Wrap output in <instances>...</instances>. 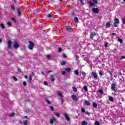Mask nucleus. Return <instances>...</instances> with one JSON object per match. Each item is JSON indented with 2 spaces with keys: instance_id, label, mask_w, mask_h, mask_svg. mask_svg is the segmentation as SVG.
I'll list each match as a JSON object with an SVG mask.
<instances>
[{
  "instance_id": "412c9836",
  "label": "nucleus",
  "mask_w": 125,
  "mask_h": 125,
  "mask_svg": "<svg viewBox=\"0 0 125 125\" xmlns=\"http://www.w3.org/2000/svg\"><path fill=\"white\" fill-rule=\"evenodd\" d=\"M93 106L94 108H97V104L95 102H93Z\"/></svg>"
},
{
  "instance_id": "ea45409f",
  "label": "nucleus",
  "mask_w": 125,
  "mask_h": 125,
  "mask_svg": "<svg viewBox=\"0 0 125 125\" xmlns=\"http://www.w3.org/2000/svg\"><path fill=\"white\" fill-rule=\"evenodd\" d=\"M98 92H99V93H101V94H103V93H104V91H103V90H99V91H98Z\"/></svg>"
},
{
  "instance_id": "6e6552de",
  "label": "nucleus",
  "mask_w": 125,
  "mask_h": 125,
  "mask_svg": "<svg viewBox=\"0 0 125 125\" xmlns=\"http://www.w3.org/2000/svg\"><path fill=\"white\" fill-rule=\"evenodd\" d=\"M65 30L67 32H73V28H71L69 25H67L65 27Z\"/></svg>"
},
{
  "instance_id": "bf43d9fd",
  "label": "nucleus",
  "mask_w": 125,
  "mask_h": 125,
  "mask_svg": "<svg viewBox=\"0 0 125 125\" xmlns=\"http://www.w3.org/2000/svg\"><path fill=\"white\" fill-rule=\"evenodd\" d=\"M62 74L64 75L66 74V72L62 71Z\"/></svg>"
},
{
  "instance_id": "393cba45",
  "label": "nucleus",
  "mask_w": 125,
  "mask_h": 125,
  "mask_svg": "<svg viewBox=\"0 0 125 125\" xmlns=\"http://www.w3.org/2000/svg\"><path fill=\"white\" fill-rule=\"evenodd\" d=\"M109 100H110V101H111V102H113V101H114V98H113V97L111 96V97H109Z\"/></svg>"
},
{
  "instance_id": "49530a36",
  "label": "nucleus",
  "mask_w": 125,
  "mask_h": 125,
  "mask_svg": "<svg viewBox=\"0 0 125 125\" xmlns=\"http://www.w3.org/2000/svg\"><path fill=\"white\" fill-rule=\"evenodd\" d=\"M74 73L75 75H79V71L78 70H75Z\"/></svg>"
},
{
  "instance_id": "f3484780",
  "label": "nucleus",
  "mask_w": 125,
  "mask_h": 125,
  "mask_svg": "<svg viewBox=\"0 0 125 125\" xmlns=\"http://www.w3.org/2000/svg\"><path fill=\"white\" fill-rule=\"evenodd\" d=\"M79 1L81 2L82 5H83L84 2H86V0H79Z\"/></svg>"
},
{
  "instance_id": "37998d69",
  "label": "nucleus",
  "mask_w": 125,
  "mask_h": 125,
  "mask_svg": "<svg viewBox=\"0 0 125 125\" xmlns=\"http://www.w3.org/2000/svg\"><path fill=\"white\" fill-rule=\"evenodd\" d=\"M59 96H61V97H63V95H62V93L61 92H58Z\"/></svg>"
},
{
  "instance_id": "aec40b11",
  "label": "nucleus",
  "mask_w": 125,
  "mask_h": 125,
  "mask_svg": "<svg viewBox=\"0 0 125 125\" xmlns=\"http://www.w3.org/2000/svg\"><path fill=\"white\" fill-rule=\"evenodd\" d=\"M84 104L85 105H87V106H90V103L88 101H85Z\"/></svg>"
},
{
  "instance_id": "4468645a",
  "label": "nucleus",
  "mask_w": 125,
  "mask_h": 125,
  "mask_svg": "<svg viewBox=\"0 0 125 125\" xmlns=\"http://www.w3.org/2000/svg\"><path fill=\"white\" fill-rule=\"evenodd\" d=\"M63 116L65 118V119L66 120V121H69L70 120V117L67 114V113L64 114Z\"/></svg>"
},
{
  "instance_id": "1a4fd4ad",
  "label": "nucleus",
  "mask_w": 125,
  "mask_h": 125,
  "mask_svg": "<svg viewBox=\"0 0 125 125\" xmlns=\"http://www.w3.org/2000/svg\"><path fill=\"white\" fill-rule=\"evenodd\" d=\"M30 10L32 13L36 14L37 13V10H38V9H37V6H35V8H30Z\"/></svg>"
},
{
  "instance_id": "20e7f679",
  "label": "nucleus",
  "mask_w": 125,
  "mask_h": 125,
  "mask_svg": "<svg viewBox=\"0 0 125 125\" xmlns=\"http://www.w3.org/2000/svg\"><path fill=\"white\" fill-rule=\"evenodd\" d=\"M116 86L117 84H116V83H113L112 84H111V90L114 92H116L117 91V87H116Z\"/></svg>"
},
{
  "instance_id": "423d86ee",
  "label": "nucleus",
  "mask_w": 125,
  "mask_h": 125,
  "mask_svg": "<svg viewBox=\"0 0 125 125\" xmlns=\"http://www.w3.org/2000/svg\"><path fill=\"white\" fill-rule=\"evenodd\" d=\"M120 24V20L118 18H116L114 20V27H118V25Z\"/></svg>"
},
{
  "instance_id": "2eb2a0df",
  "label": "nucleus",
  "mask_w": 125,
  "mask_h": 125,
  "mask_svg": "<svg viewBox=\"0 0 125 125\" xmlns=\"http://www.w3.org/2000/svg\"><path fill=\"white\" fill-rule=\"evenodd\" d=\"M105 26H106V28H110L111 27V22H107Z\"/></svg>"
},
{
  "instance_id": "7ed1b4c3",
  "label": "nucleus",
  "mask_w": 125,
  "mask_h": 125,
  "mask_svg": "<svg viewBox=\"0 0 125 125\" xmlns=\"http://www.w3.org/2000/svg\"><path fill=\"white\" fill-rule=\"evenodd\" d=\"M34 46H35V44H34V43H33L32 42H29L27 48H28L29 50H33V48H34Z\"/></svg>"
},
{
  "instance_id": "6e6d98bb",
  "label": "nucleus",
  "mask_w": 125,
  "mask_h": 125,
  "mask_svg": "<svg viewBox=\"0 0 125 125\" xmlns=\"http://www.w3.org/2000/svg\"><path fill=\"white\" fill-rule=\"evenodd\" d=\"M105 47H107L108 46V42H105V43L104 44Z\"/></svg>"
},
{
  "instance_id": "a211bd4d",
  "label": "nucleus",
  "mask_w": 125,
  "mask_h": 125,
  "mask_svg": "<svg viewBox=\"0 0 125 125\" xmlns=\"http://www.w3.org/2000/svg\"><path fill=\"white\" fill-rule=\"evenodd\" d=\"M78 21H79V18H78L77 17H75L74 18V22H75L76 24H77V23H78Z\"/></svg>"
},
{
  "instance_id": "3c124183",
  "label": "nucleus",
  "mask_w": 125,
  "mask_h": 125,
  "mask_svg": "<svg viewBox=\"0 0 125 125\" xmlns=\"http://www.w3.org/2000/svg\"><path fill=\"white\" fill-rule=\"evenodd\" d=\"M30 76H31V77H34L35 76V73L32 72L30 74Z\"/></svg>"
},
{
  "instance_id": "e433bc0d",
  "label": "nucleus",
  "mask_w": 125,
  "mask_h": 125,
  "mask_svg": "<svg viewBox=\"0 0 125 125\" xmlns=\"http://www.w3.org/2000/svg\"><path fill=\"white\" fill-rule=\"evenodd\" d=\"M13 78L14 82H17V81H18V79L15 76H14L13 77Z\"/></svg>"
},
{
  "instance_id": "9b49d317",
  "label": "nucleus",
  "mask_w": 125,
  "mask_h": 125,
  "mask_svg": "<svg viewBox=\"0 0 125 125\" xmlns=\"http://www.w3.org/2000/svg\"><path fill=\"white\" fill-rule=\"evenodd\" d=\"M96 36V33L95 32H92L90 33V39L91 40H93V38Z\"/></svg>"
},
{
  "instance_id": "6ab92c4d",
  "label": "nucleus",
  "mask_w": 125,
  "mask_h": 125,
  "mask_svg": "<svg viewBox=\"0 0 125 125\" xmlns=\"http://www.w3.org/2000/svg\"><path fill=\"white\" fill-rule=\"evenodd\" d=\"M17 71L16 72V73L17 75H19V74H20V68L17 67Z\"/></svg>"
},
{
  "instance_id": "2f4dec72",
  "label": "nucleus",
  "mask_w": 125,
  "mask_h": 125,
  "mask_svg": "<svg viewBox=\"0 0 125 125\" xmlns=\"http://www.w3.org/2000/svg\"><path fill=\"white\" fill-rule=\"evenodd\" d=\"M11 20H12V21H13V22H14V23H17V21H16V20L14 18H12L11 19Z\"/></svg>"
},
{
  "instance_id": "13d9d810",
  "label": "nucleus",
  "mask_w": 125,
  "mask_h": 125,
  "mask_svg": "<svg viewBox=\"0 0 125 125\" xmlns=\"http://www.w3.org/2000/svg\"><path fill=\"white\" fill-rule=\"evenodd\" d=\"M14 112L11 113L10 117H13V116H14Z\"/></svg>"
},
{
  "instance_id": "f8f14e48",
  "label": "nucleus",
  "mask_w": 125,
  "mask_h": 125,
  "mask_svg": "<svg viewBox=\"0 0 125 125\" xmlns=\"http://www.w3.org/2000/svg\"><path fill=\"white\" fill-rule=\"evenodd\" d=\"M91 75H92V76H93L94 77V78L95 79L97 80L98 77L97 76V73H96V72H92L91 73Z\"/></svg>"
},
{
  "instance_id": "c9c22d12",
  "label": "nucleus",
  "mask_w": 125,
  "mask_h": 125,
  "mask_svg": "<svg viewBox=\"0 0 125 125\" xmlns=\"http://www.w3.org/2000/svg\"><path fill=\"white\" fill-rule=\"evenodd\" d=\"M118 42H120V43H123V39L119 38L118 39Z\"/></svg>"
},
{
  "instance_id": "e2e57ef3",
  "label": "nucleus",
  "mask_w": 125,
  "mask_h": 125,
  "mask_svg": "<svg viewBox=\"0 0 125 125\" xmlns=\"http://www.w3.org/2000/svg\"><path fill=\"white\" fill-rule=\"evenodd\" d=\"M85 115H88V116H89V115H90V113H89L88 112H86L85 113Z\"/></svg>"
},
{
  "instance_id": "a19ab883",
  "label": "nucleus",
  "mask_w": 125,
  "mask_h": 125,
  "mask_svg": "<svg viewBox=\"0 0 125 125\" xmlns=\"http://www.w3.org/2000/svg\"><path fill=\"white\" fill-rule=\"evenodd\" d=\"M29 82H31L33 79V77L32 76H31L30 75H29Z\"/></svg>"
},
{
  "instance_id": "69168bd1",
  "label": "nucleus",
  "mask_w": 125,
  "mask_h": 125,
  "mask_svg": "<svg viewBox=\"0 0 125 125\" xmlns=\"http://www.w3.org/2000/svg\"><path fill=\"white\" fill-rule=\"evenodd\" d=\"M121 59H125V56H122V57H121Z\"/></svg>"
},
{
  "instance_id": "f257e3e1",
  "label": "nucleus",
  "mask_w": 125,
  "mask_h": 125,
  "mask_svg": "<svg viewBox=\"0 0 125 125\" xmlns=\"http://www.w3.org/2000/svg\"><path fill=\"white\" fill-rule=\"evenodd\" d=\"M13 47L15 49H17L20 46L19 42L17 40H14L13 42Z\"/></svg>"
},
{
  "instance_id": "de8ad7c7",
  "label": "nucleus",
  "mask_w": 125,
  "mask_h": 125,
  "mask_svg": "<svg viewBox=\"0 0 125 125\" xmlns=\"http://www.w3.org/2000/svg\"><path fill=\"white\" fill-rule=\"evenodd\" d=\"M81 111H82V113H85V109H84V108H82Z\"/></svg>"
},
{
  "instance_id": "603ef678",
  "label": "nucleus",
  "mask_w": 125,
  "mask_h": 125,
  "mask_svg": "<svg viewBox=\"0 0 125 125\" xmlns=\"http://www.w3.org/2000/svg\"><path fill=\"white\" fill-rule=\"evenodd\" d=\"M30 76H31V77H34L35 76V73L32 72L30 74Z\"/></svg>"
},
{
  "instance_id": "338daca9",
  "label": "nucleus",
  "mask_w": 125,
  "mask_h": 125,
  "mask_svg": "<svg viewBox=\"0 0 125 125\" xmlns=\"http://www.w3.org/2000/svg\"><path fill=\"white\" fill-rule=\"evenodd\" d=\"M7 51H8V53H9L10 54H11V52H10V51L9 50H7Z\"/></svg>"
},
{
  "instance_id": "774afa93",
  "label": "nucleus",
  "mask_w": 125,
  "mask_h": 125,
  "mask_svg": "<svg viewBox=\"0 0 125 125\" xmlns=\"http://www.w3.org/2000/svg\"><path fill=\"white\" fill-rule=\"evenodd\" d=\"M24 78H25V79H28V76L25 75Z\"/></svg>"
},
{
  "instance_id": "58836bf2",
  "label": "nucleus",
  "mask_w": 125,
  "mask_h": 125,
  "mask_svg": "<svg viewBox=\"0 0 125 125\" xmlns=\"http://www.w3.org/2000/svg\"><path fill=\"white\" fill-rule=\"evenodd\" d=\"M46 103H47V104H49V105L51 104V102L49 101L48 100H46Z\"/></svg>"
},
{
  "instance_id": "4c0bfd02",
  "label": "nucleus",
  "mask_w": 125,
  "mask_h": 125,
  "mask_svg": "<svg viewBox=\"0 0 125 125\" xmlns=\"http://www.w3.org/2000/svg\"><path fill=\"white\" fill-rule=\"evenodd\" d=\"M99 74L100 76H103V71H99Z\"/></svg>"
},
{
  "instance_id": "79ce46f5",
  "label": "nucleus",
  "mask_w": 125,
  "mask_h": 125,
  "mask_svg": "<svg viewBox=\"0 0 125 125\" xmlns=\"http://www.w3.org/2000/svg\"><path fill=\"white\" fill-rule=\"evenodd\" d=\"M53 16L52 15H51V14H49L47 15V17H48L49 18H51V17H53Z\"/></svg>"
},
{
  "instance_id": "f704fd0d",
  "label": "nucleus",
  "mask_w": 125,
  "mask_h": 125,
  "mask_svg": "<svg viewBox=\"0 0 125 125\" xmlns=\"http://www.w3.org/2000/svg\"><path fill=\"white\" fill-rule=\"evenodd\" d=\"M89 5H90V6H94V5H95L94 4V3H93L91 1H90V2H89Z\"/></svg>"
},
{
  "instance_id": "5fc2aeb1",
  "label": "nucleus",
  "mask_w": 125,
  "mask_h": 125,
  "mask_svg": "<svg viewBox=\"0 0 125 125\" xmlns=\"http://www.w3.org/2000/svg\"><path fill=\"white\" fill-rule=\"evenodd\" d=\"M62 56L63 58H67V56L65 54H63Z\"/></svg>"
},
{
  "instance_id": "0e129e2a",
  "label": "nucleus",
  "mask_w": 125,
  "mask_h": 125,
  "mask_svg": "<svg viewBox=\"0 0 125 125\" xmlns=\"http://www.w3.org/2000/svg\"><path fill=\"white\" fill-rule=\"evenodd\" d=\"M47 73H51V70H48L47 71Z\"/></svg>"
},
{
  "instance_id": "9d476101",
  "label": "nucleus",
  "mask_w": 125,
  "mask_h": 125,
  "mask_svg": "<svg viewBox=\"0 0 125 125\" xmlns=\"http://www.w3.org/2000/svg\"><path fill=\"white\" fill-rule=\"evenodd\" d=\"M16 9H17L18 16L19 17H21V16H22V13H21V8H17Z\"/></svg>"
},
{
  "instance_id": "c756f323",
  "label": "nucleus",
  "mask_w": 125,
  "mask_h": 125,
  "mask_svg": "<svg viewBox=\"0 0 125 125\" xmlns=\"http://www.w3.org/2000/svg\"><path fill=\"white\" fill-rule=\"evenodd\" d=\"M62 52V48L59 47L58 48V52H59V53H61Z\"/></svg>"
},
{
  "instance_id": "bb28decb",
  "label": "nucleus",
  "mask_w": 125,
  "mask_h": 125,
  "mask_svg": "<svg viewBox=\"0 0 125 125\" xmlns=\"http://www.w3.org/2000/svg\"><path fill=\"white\" fill-rule=\"evenodd\" d=\"M83 89L85 91H87L88 90V89H87V86H86V85H84L83 86Z\"/></svg>"
},
{
  "instance_id": "864d4df0",
  "label": "nucleus",
  "mask_w": 125,
  "mask_h": 125,
  "mask_svg": "<svg viewBox=\"0 0 125 125\" xmlns=\"http://www.w3.org/2000/svg\"><path fill=\"white\" fill-rule=\"evenodd\" d=\"M82 75H83V77H85V76H86V75L85 74V72H82Z\"/></svg>"
},
{
  "instance_id": "0eeeda50",
  "label": "nucleus",
  "mask_w": 125,
  "mask_h": 125,
  "mask_svg": "<svg viewBox=\"0 0 125 125\" xmlns=\"http://www.w3.org/2000/svg\"><path fill=\"white\" fill-rule=\"evenodd\" d=\"M92 11L94 14H98L99 13V8H93Z\"/></svg>"
},
{
  "instance_id": "5701e85b",
  "label": "nucleus",
  "mask_w": 125,
  "mask_h": 125,
  "mask_svg": "<svg viewBox=\"0 0 125 125\" xmlns=\"http://www.w3.org/2000/svg\"><path fill=\"white\" fill-rule=\"evenodd\" d=\"M82 125H87V123L85 121H83L82 123Z\"/></svg>"
},
{
  "instance_id": "cd10ccee",
  "label": "nucleus",
  "mask_w": 125,
  "mask_h": 125,
  "mask_svg": "<svg viewBox=\"0 0 125 125\" xmlns=\"http://www.w3.org/2000/svg\"><path fill=\"white\" fill-rule=\"evenodd\" d=\"M65 71H67V72L70 73V72H71V68L70 67L66 68H65Z\"/></svg>"
},
{
  "instance_id": "09e8293b",
  "label": "nucleus",
  "mask_w": 125,
  "mask_h": 125,
  "mask_svg": "<svg viewBox=\"0 0 125 125\" xmlns=\"http://www.w3.org/2000/svg\"><path fill=\"white\" fill-rule=\"evenodd\" d=\"M50 109L52 111H54V108L53 107V106H50Z\"/></svg>"
},
{
  "instance_id": "72a5a7b5",
  "label": "nucleus",
  "mask_w": 125,
  "mask_h": 125,
  "mask_svg": "<svg viewBox=\"0 0 125 125\" xmlns=\"http://www.w3.org/2000/svg\"><path fill=\"white\" fill-rule=\"evenodd\" d=\"M7 25L8 27H11V26H12V24L9 21H7Z\"/></svg>"
},
{
  "instance_id": "a18cd8bd",
  "label": "nucleus",
  "mask_w": 125,
  "mask_h": 125,
  "mask_svg": "<svg viewBox=\"0 0 125 125\" xmlns=\"http://www.w3.org/2000/svg\"><path fill=\"white\" fill-rule=\"evenodd\" d=\"M61 65H64L66 64V62L63 61L61 63Z\"/></svg>"
},
{
  "instance_id": "c03bdc74",
  "label": "nucleus",
  "mask_w": 125,
  "mask_h": 125,
  "mask_svg": "<svg viewBox=\"0 0 125 125\" xmlns=\"http://www.w3.org/2000/svg\"><path fill=\"white\" fill-rule=\"evenodd\" d=\"M22 84H23V85H24V86H26V85H27V83H26L25 81H24V82L22 83Z\"/></svg>"
},
{
  "instance_id": "4d7b16f0",
  "label": "nucleus",
  "mask_w": 125,
  "mask_h": 125,
  "mask_svg": "<svg viewBox=\"0 0 125 125\" xmlns=\"http://www.w3.org/2000/svg\"><path fill=\"white\" fill-rule=\"evenodd\" d=\"M43 83H44V85H48L47 82L46 81H44Z\"/></svg>"
},
{
  "instance_id": "680f3d73",
  "label": "nucleus",
  "mask_w": 125,
  "mask_h": 125,
  "mask_svg": "<svg viewBox=\"0 0 125 125\" xmlns=\"http://www.w3.org/2000/svg\"><path fill=\"white\" fill-rule=\"evenodd\" d=\"M109 73L111 77H113V73H112V71H109Z\"/></svg>"
},
{
  "instance_id": "ddd939ff",
  "label": "nucleus",
  "mask_w": 125,
  "mask_h": 125,
  "mask_svg": "<svg viewBox=\"0 0 125 125\" xmlns=\"http://www.w3.org/2000/svg\"><path fill=\"white\" fill-rule=\"evenodd\" d=\"M71 98L73 101H78V97L74 95H71Z\"/></svg>"
},
{
  "instance_id": "8fccbe9b",
  "label": "nucleus",
  "mask_w": 125,
  "mask_h": 125,
  "mask_svg": "<svg viewBox=\"0 0 125 125\" xmlns=\"http://www.w3.org/2000/svg\"><path fill=\"white\" fill-rule=\"evenodd\" d=\"M92 1L96 4L98 3V1L97 0H92Z\"/></svg>"
},
{
  "instance_id": "c85d7f7f",
  "label": "nucleus",
  "mask_w": 125,
  "mask_h": 125,
  "mask_svg": "<svg viewBox=\"0 0 125 125\" xmlns=\"http://www.w3.org/2000/svg\"><path fill=\"white\" fill-rule=\"evenodd\" d=\"M55 115L57 116V117H58V118H59V117H60V114L58 112L55 113Z\"/></svg>"
},
{
  "instance_id": "f03ea898",
  "label": "nucleus",
  "mask_w": 125,
  "mask_h": 125,
  "mask_svg": "<svg viewBox=\"0 0 125 125\" xmlns=\"http://www.w3.org/2000/svg\"><path fill=\"white\" fill-rule=\"evenodd\" d=\"M12 41L11 39H8L7 42V46L8 49H12Z\"/></svg>"
},
{
  "instance_id": "b1692460",
  "label": "nucleus",
  "mask_w": 125,
  "mask_h": 125,
  "mask_svg": "<svg viewBox=\"0 0 125 125\" xmlns=\"http://www.w3.org/2000/svg\"><path fill=\"white\" fill-rule=\"evenodd\" d=\"M23 125H28V121L23 120Z\"/></svg>"
},
{
  "instance_id": "4be33fe9",
  "label": "nucleus",
  "mask_w": 125,
  "mask_h": 125,
  "mask_svg": "<svg viewBox=\"0 0 125 125\" xmlns=\"http://www.w3.org/2000/svg\"><path fill=\"white\" fill-rule=\"evenodd\" d=\"M0 27L1 28V29H4L5 28V26H4V24L3 23H0Z\"/></svg>"
},
{
  "instance_id": "7c9ffc66",
  "label": "nucleus",
  "mask_w": 125,
  "mask_h": 125,
  "mask_svg": "<svg viewBox=\"0 0 125 125\" xmlns=\"http://www.w3.org/2000/svg\"><path fill=\"white\" fill-rule=\"evenodd\" d=\"M49 80L50 81H51V82H54V77H53V76H52L50 78Z\"/></svg>"
},
{
  "instance_id": "473e14b6",
  "label": "nucleus",
  "mask_w": 125,
  "mask_h": 125,
  "mask_svg": "<svg viewBox=\"0 0 125 125\" xmlns=\"http://www.w3.org/2000/svg\"><path fill=\"white\" fill-rule=\"evenodd\" d=\"M73 91H74V92H77V91H78V89H77V88L75 87H73Z\"/></svg>"
},
{
  "instance_id": "052dcab7",
  "label": "nucleus",
  "mask_w": 125,
  "mask_h": 125,
  "mask_svg": "<svg viewBox=\"0 0 125 125\" xmlns=\"http://www.w3.org/2000/svg\"><path fill=\"white\" fill-rule=\"evenodd\" d=\"M46 57L47 59H50V56L49 55H47Z\"/></svg>"
},
{
  "instance_id": "39448f33",
  "label": "nucleus",
  "mask_w": 125,
  "mask_h": 125,
  "mask_svg": "<svg viewBox=\"0 0 125 125\" xmlns=\"http://www.w3.org/2000/svg\"><path fill=\"white\" fill-rule=\"evenodd\" d=\"M57 122V119L54 117H52V119H50L49 120V123L50 125H53L54 123Z\"/></svg>"
},
{
  "instance_id": "a878e982",
  "label": "nucleus",
  "mask_w": 125,
  "mask_h": 125,
  "mask_svg": "<svg viewBox=\"0 0 125 125\" xmlns=\"http://www.w3.org/2000/svg\"><path fill=\"white\" fill-rule=\"evenodd\" d=\"M94 125H100V123L98 121H95Z\"/></svg>"
},
{
  "instance_id": "dca6fc26",
  "label": "nucleus",
  "mask_w": 125,
  "mask_h": 125,
  "mask_svg": "<svg viewBox=\"0 0 125 125\" xmlns=\"http://www.w3.org/2000/svg\"><path fill=\"white\" fill-rule=\"evenodd\" d=\"M10 6L12 9V10H13V11H14V10H15V6L13 5H12V4H11L10 5Z\"/></svg>"
}]
</instances>
